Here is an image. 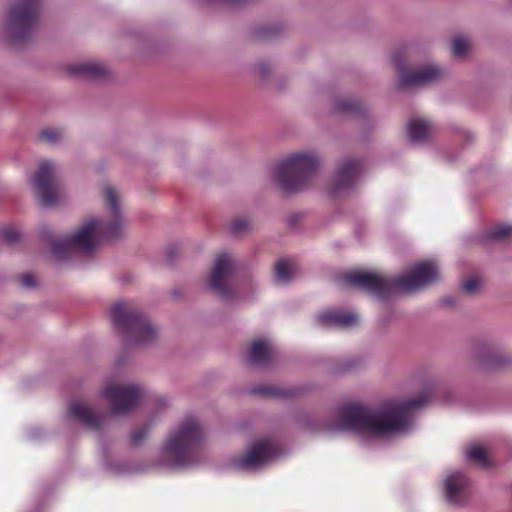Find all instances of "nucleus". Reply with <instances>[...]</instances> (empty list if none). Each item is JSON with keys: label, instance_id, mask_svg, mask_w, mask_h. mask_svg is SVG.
Listing matches in <instances>:
<instances>
[{"label": "nucleus", "instance_id": "1", "mask_svg": "<svg viewBox=\"0 0 512 512\" xmlns=\"http://www.w3.org/2000/svg\"><path fill=\"white\" fill-rule=\"evenodd\" d=\"M429 397L430 389H427L417 398L390 400L378 408L356 403L344 404L335 410L326 429L331 432H355L365 439L406 433L413 427L414 412L426 404Z\"/></svg>", "mask_w": 512, "mask_h": 512}, {"label": "nucleus", "instance_id": "2", "mask_svg": "<svg viewBox=\"0 0 512 512\" xmlns=\"http://www.w3.org/2000/svg\"><path fill=\"white\" fill-rule=\"evenodd\" d=\"M105 201L109 217L90 218L70 235L50 241L55 258L65 260L76 255H90L101 241L114 240L123 233L125 221L121 214L119 195L111 186L105 188Z\"/></svg>", "mask_w": 512, "mask_h": 512}, {"label": "nucleus", "instance_id": "3", "mask_svg": "<svg viewBox=\"0 0 512 512\" xmlns=\"http://www.w3.org/2000/svg\"><path fill=\"white\" fill-rule=\"evenodd\" d=\"M439 273L435 263L424 261L416 264L407 273L384 278L376 273L353 271L343 275L345 284L367 291L380 299H385L396 292L412 293L438 279Z\"/></svg>", "mask_w": 512, "mask_h": 512}, {"label": "nucleus", "instance_id": "4", "mask_svg": "<svg viewBox=\"0 0 512 512\" xmlns=\"http://www.w3.org/2000/svg\"><path fill=\"white\" fill-rule=\"evenodd\" d=\"M203 436V429L196 419H185L169 433L159 453V464L167 468L193 464L197 445Z\"/></svg>", "mask_w": 512, "mask_h": 512}, {"label": "nucleus", "instance_id": "5", "mask_svg": "<svg viewBox=\"0 0 512 512\" xmlns=\"http://www.w3.org/2000/svg\"><path fill=\"white\" fill-rule=\"evenodd\" d=\"M111 319L128 346H145L158 336L156 326L138 309L126 302L119 301L113 305Z\"/></svg>", "mask_w": 512, "mask_h": 512}, {"label": "nucleus", "instance_id": "6", "mask_svg": "<svg viewBox=\"0 0 512 512\" xmlns=\"http://www.w3.org/2000/svg\"><path fill=\"white\" fill-rule=\"evenodd\" d=\"M318 166L319 160L314 153H293L275 165L273 178L284 192H300L307 186Z\"/></svg>", "mask_w": 512, "mask_h": 512}, {"label": "nucleus", "instance_id": "7", "mask_svg": "<svg viewBox=\"0 0 512 512\" xmlns=\"http://www.w3.org/2000/svg\"><path fill=\"white\" fill-rule=\"evenodd\" d=\"M57 174V165L49 160H44L31 179L38 200L44 207L56 205L63 197L57 184Z\"/></svg>", "mask_w": 512, "mask_h": 512}, {"label": "nucleus", "instance_id": "8", "mask_svg": "<svg viewBox=\"0 0 512 512\" xmlns=\"http://www.w3.org/2000/svg\"><path fill=\"white\" fill-rule=\"evenodd\" d=\"M236 273V263L229 253L219 254L208 280L211 290L225 300H230L235 294L234 277Z\"/></svg>", "mask_w": 512, "mask_h": 512}, {"label": "nucleus", "instance_id": "9", "mask_svg": "<svg viewBox=\"0 0 512 512\" xmlns=\"http://www.w3.org/2000/svg\"><path fill=\"white\" fill-rule=\"evenodd\" d=\"M145 391L139 384L108 385L102 396L109 402L112 413L126 414L135 409L143 399Z\"/></svg>", "mask_w": 512, "mask_h": 512}, {"label": "nucleus", "instance_id": "10", "mask_svg": "<svg viewBox=\"0 0 512 512\" xmlns=\"http://www.w3.org/2000/svg\"><path fill=\"white\" fill-rule=\"evenodd\" d=\"M40 13V0H18L9 11L8 24L16 39L27 36L36 26Z\"/></svg>", "mask_w": 512, "mask_h": 512}, {"label": "nucleus", "instance_id": "11", "mask_svg": "<svg viewBox=\"0 0 512 512\" xmlns=\"http://www.w3.org/2000/svg\"><path fill=\"white\" fill-rule=\"evenodd\" d=\"M405 51H397L392 61L399 73V85L402 88L422 86L440 79L444 71L436 65H427L415 70L404 67Z\"/></svg>", "mask_w": 512, "mask_h": 512}, {"label": "nucleus", "instance_id": "12", "mask_svg": "<svg viewBox=\"0 0 512 512\" xmlns=\"http://www.w3.org/2000/svg\"><path fill=\"white\" fill-rule=\"evenodd\" d=\"M277 455V449L273 442L261 440L256 442L243 457L233 461V465L240 470H256L264 467Z\"/></svg>", "mask_w": 512, "mask_h": 512}, {"label": "nucleus", "instance_id": "13", "mask_svg": "<svg viewBox=\"0 0 512 512\" xmlns=\"http://www.w3.org/2000/svg\"><path fill=\"white\" fill-rule=\"evenodd\" d=\"M362 164L355 159L344 160L338 167L333 183L334 193L351 189L362 174Z\"/></svg>", "mask_w": 512, "mask_h": 512}, {"label": "nucleus", "instance_id": "14", "mask_svg": "<svg viewBox=\"0 0 512 512\" xmlns=\"http://www.w3.org/2000/svg\"><path fill=\"white\" fill-rule=\"evenodd\" d=\"M316 321L322 327L350 328L357 325L358 316L352 312L329 310L318 314Z\"/></svg>", "mask_w": 512, "mask_h": 512}, {"label": "nucleus", "instance_id": "15", "mask_svg": "<svg viewBox=\"0 0 512 512\" xmlns=\"http://www.w3.org/2000/svg\"><path fill=\"white\" fill-rule=\"evenodd\" d=\"M274 347L268 339H257L247 355V362L251 366L261 367L269 364L274 358Z\"/></svg>", "mask_w": 512, "mask_h": 512}, {"label": "nucleus", "instance_id": "16", "mask_svg": "<svg viewBox=\"0 0 512 512\" xmlns=\"http://www.w3.org/2000/svg\"><path fill=\"white\" fill-rule=\"evenodd\" d=\"M69 414L91 429H98L103 422V417L95 413L92 407L78 400L70 404Z\"/></svg>", "mask_w": 512, "mask_h": 512}, {"label": "nucleus", "instance_id": "17", "mask_svg": "<svg viewBox=\"0 0 512 512\" xmlns=\"http://www.w3.org/2000/svg\"><path fill=\"white\" fill-rule=\"evenodd\" d=\"M469 486L468 478L460 472L450 474L445 480L446 498L453 504H459L464 500L467 488Z\"/></svg>", "mask_w": 512, "mask_h": 512}, {"label": "nucleus", "instance_id": "18", "mask_svg": "<svg viewBox=\"0 0 512 512\" xmlns=\"http://www.w3.org/2000/svg\"><path fill=\"white\" fill-rule=\"evenodd\" d=\"M71 74L79 77L98 79L106 75V67L98 62H82L71 65L69 68Z\"/></svg>", "mask_w": 512, "mask_h": 512}, {"label": "nucleus", "instance_id": "19", "mask_svg": "<svg viewBox=\"0 0 512 512\" xmlns=\"http://www.w3.org/2000/svg\"><path fill=\"white\" fill-rule=\"evenodd\" d=\"M408 137L413 143H421L431 134V125L423 119H412L407 126Z\"/></svg>", "mask_w": 512, "mask_h": 512}, {"label": "nucleus", "instance_id": "20", "mask_svg": "<svg viewBox=\"0 0 512 512\" xmlns=\"http://www.w3.org/2000/svg\"><path fill=\"white\" fill-rule=\"evenodd\" d=\"M295 274V266L289 260H280L275 265V281L278 284L288 283Z\"/></svg>", "mask_w": 512, "mask_h": 512}, {"label": "nucleus", "instance_id": "21", "mask_svg": "<svg viewBox=\"0 0 512 512\" xmlns=\"http://www.w3.org/2000/svg\"><path fill=\"white\" fill-rule=\"evenodd\" d=\"M466 456L468 459L475 461L479 465L483 467H488L490 465V461L487 457L486 450L478 445L471 446L467 452Z\"/></svg>", "mask_w": 512, "mask_h": 512}, {"label": "nucleus", "instance_id": "22", "mask_svg": "<svg viewBox=\"0 0 512 512\" xmlns=\"http://www.w3.org/2000/svg\"><path fill=\"white\" fill-rule=\"evenodd\" d=\"M336 110L347 114L357 113L360 110V103L352 98H341L336 102Z\"/></svg>", "mask_w": 512, "mask_h": 512}, {"label": "nucleus", "instance_id": "23", "mask_svg": "<svg viewBox=\"0 0 512 512\" xmlns=\"http://www.w3.org/2000/svg\"><path fill=\"white\" fill-rule=\"evenodd\" d=\"M512 237L511 224H499L489 232V238L492 240H504Z\"/></svg>", "mask_w": 512, "mask_h": 512}, {"label": "nucleus", "instance_id": "24", "mask_svg": "<svg viewBox=\"0 0 512 512\" xmlns=\"http://www.w3.org/2000/svg\"><path fill=\"white\" fill-rule=\"evenodd\" d=\"M39 138L49 144H56L63 138V131L57 128H46L41 131Z\"/></svg>", "mask_w": 512, "mask_h": 512}, {"label": "nucleus", "instance_id": "25", "mask_svg": "<svg viewBox=\"0 0 512 512\" xmlns=\"http://www.w3.org/2000/svg\"><path fill=\"white\" fill-rule=\"evenodd\" d=\"M469 49V42L466 38L457 37L452 42V51L454 56H464Z\"/></svg>", "mask_w": 512, "mask_h": 512}, {"label": "nucleus", "instance_id": "26", "mask_svg": "<svg viewBox=\"0 0 512 512\" xmlns=\"http://www.w3.org/2000/svg\"><path fill=\"white\" fill-rule=\"evenodd\" d=\"M250 226V223L245 218L235 219L230 226V229L233 233H240L246 231Z\"/></svg>", "mask_w": 512, "mask_h": 512}, {"label": "nucleus", "instance_id": "27", "mask_svg": "<svg viewBox=\"0 0 512 512\" xmlns=\"http://www.w3.org/2000/svg\"><path fill=\"white\" fill-rule=\"evenodd\" d=\"M253 391L265 396H278L283 394L282 391L272 386H257L253 389Z\"/></svg>", "mask_w": 512, "mask_h": 512}, {"label": "nucleus", "instance_id": "28", "mask_svg": "<svg viewBox=\"0 0 512 512\" xmlns=\"http://www.w3.org/2000/svg\"><path fill=\"white\" fill-rule=\"evenodd\" d=\"M1 237L8 243H14L19 240L20 234L15 229H4L1 231Z\"/></svg>", "mask_w": 512, "mask_h": 512}, {"label": "nucleus", "instance_id": "29", "mask_svg": "<svg viewBox=\"0 0 512 512\" xmlns=\"http://www.w3.org/2000/svg\"><path fill=\"white\" fill-rule=\"evenodd\" d=\"M479 286L480 282L477 278H469L462 284V289L467 293H474Z\"/></svg>", "mask_w": 512, "mask_h": 512}, {"label": "nucleus", "instance_id": "30", "mask_svg": "<svg viewBox=\"0 0 512 512\" xmlns=\"http://www.w3.org/2000/svg\"><path fill=\"white\" fill-rule=\"evenodd\" d=\"M147 434V428H139L132 432L131 434V441L133 444H139L146 436Z\"/></svg>", "mask_w": 512, "mask_h": 512}, {"label": "nucleus", "instance_id": "31", "mask_svg": "<svg viewBox=\"0 0 512 512\" xmlns=\"http://www.w3.org/2000/svg\"><path fill=\"white\" fill-rule=\"evenodd\" d=\"M21 283L25 287H33L36 285V278L33 274H25L21 278Z\"/></svg>", "mask_w": 512, "mask_h": 512}, {"label": "nucleus", "instance_id": "32", "mask_svg": "<svg viewBox=\"0 0 512 512\" xmlns=\"http://www.w3.org/2000/svg\"><path fill=\"white\" fill-rule=\"evenodd\" d=\"M213 3H223V4H229V5H238L241 3H244L246 0H209Z\"/></svg>", "mask_w": 512, "mask_h": 512}, {"label": "nucleus", "instance_id": "33", "mask_svg": "<svg viewBox=\"0 0 512 512\" xmlns=\"http://www.w3.org/2000/svg\"><path fill=\"white\" fill-rule=\"evenodd\" d=\"M157 403H158L160 406L164 407V406H166V405L168 404V401H167V399H166V398H164V397H160V398H158V399H157Z\"/></svg>", "mask_w": 512, "mask_h": 512}, {"label": "nucleus", "instance_id": "34", "mask_svg": "<svg viewBox=\"0 0 512 512\" xmlns=\"http://www.w3.org/2000/svg\"><path fill=\"white\" fill-rule=\"evenodd\" d=\"M259 70L261 71L262 74H265L266 73L265 65H263V64L259 65Z\"/></svg>", "mask_w": 512, "mask_h": 512}]
</instances>
